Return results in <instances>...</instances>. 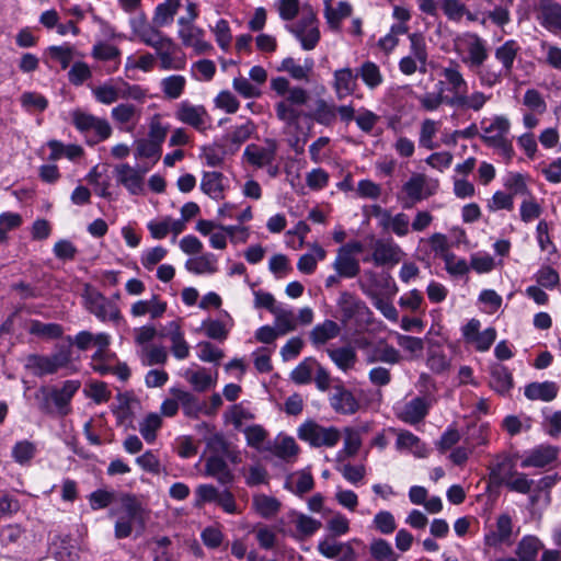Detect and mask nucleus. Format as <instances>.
Masks as SVG:
<instances>
[{"mask_svg": "<svg viewBox=\"0 0 561 561\" xmlns=\"http://www.w3.org/2000/svg\"><path fill=\"white\" fill-rule=\"evenodd\" d=\"M440 80L435 88H443L448 96V107L459 111L480 112L491 100V94L473 90L469 93V83L465 78L461 65L455 59H448L446 65L439 67Z\"/></svg>", "mask_w": 561, "mask_h": 561, "instance_id": "obj_1", "label": "nucleus"}, {"mask_svg": "<svg viewBox=\"0 0 561 561\" xmlns=\"http://www.w3.org/2000/svg\"><path fill=\"white\" fill-rule=\"evenodd\" d=\"M456 50L463 53L462 62L476 75L480 87L492 89L500 78V72L493 71V65L488 64L490 50L486 39L473 32L459 35L456 41Z\"/></svg>", "mask_w": 561, "mask_h": 561, "instance_id": "obj_2", "label": "nucleus"}, {"mask_svg": "<svg viewBox=\"0 0 561 561\" xmlns=\"http://www.w3.org/2000/svg\"><path fill=\"white\" fill-rule=\"evenodd\" d=\"M271 89L284 99L274 105L276 117L287 127L296 126L304 115L298 106L307 104L309 93L301 87H291L285 77H277L271 80Z\"/></svg>", "mask_w": 561, "mask_h": 561, "instance_id": "obj_3", "label": "nucleus"}, {"mask_svg": "<svg viewBox=\"0 0 561 561\" xmlns=\"http://www.w3.org/2000/svg\"><path fill=\"white\" fill-rule=\"evenodd\" d=\"M511 127V121L505 115H493L480 121V139L486 147L501 156L506 163H510L515 156L513 141L510 136Z\"/></svg>", "mask_w": 561, "mask_h": 561, "instance_id": "obj_4", "label": "nucleus"}, {"mask_svg": "<svg viewBox=\"0 0 561 561\" xmlns=\"http://www.w3.org/2000/svg\"><path fill=\"white\" fill-rule=\"evenodd\" d=\"M118 518L115 523L114 535L117 539H124L131 535L135 527L144 529L146 511L141 502L134 494L121 496V507L117 511Z\"/></svg>", "mask_w": 561, "mask_h": 561, "instance_id": "obj_5", "label": "nucleus"}, {"mask_svg": "<svg viewBox=\"0 0 561 561\" xmlns=\"http://www.w3.org/2000/svg\"><path fill=\"white\" fill-rule=\"evenodd\" d=\"M80 386L81 382L79 380H66L61 388L47 389L42 387L36 394V399L41 400V411L50 413L53 403L60 415H68L71 411V399L80 389Z\"/></svg>", "mask_w": 561, "mask_h": 561, "instance_id": "obj_6", "label": "nucleus"}, {"mask_svg": "<svg viewBox=\"0 0 561 561\" xmlns=\"http://www.w3.org/2000/svg\"><path fill=\"white\" fill-rule=\"evenodd\" d=\"M71 122L76 129L84 136L89 146H94L108 139L112 135V127L105 118H101L76 108L70 113Z\"/></svg>", "mask_w": 561, "mask_h": 561, "instance_id": "obj_7", "label": "nucleus"}, {"mask_svg": "<svg viewBox=\"0 0 561 561\" xmlns=\"http://www.w3.org/2000/svg\"><path fill=\"white\" fill-rule=\"evenodd\" d=\"M491 479L503 484L513 492L527 494L530 492L534 481L526 473L514 471V466L508 458H503L491 468Z\"/></svg>", "mask_w": 561, "mask_h": 561, "instance_id": "obj_8", "label": "nucleus"}, {"mask_svg": "<svg viewBox=\"0 0 561 561\" xmlns=\"http://www.w3.org/2000/svg\"><path fill=\"white\" fill-rule=\"evenodd\" d=\"M298 437L310 446L332 448L341 439V432L335 426H323L314 421H306L298 427Z\"/></svg>", "mask_w": 561, "mask_h": 561, "instance_id": "obj_9", "label": "nucleus"}, {"mask_svg": "<svg viewBox=\"0 0 561 561\" xmlns=\"http://www.w3.org/2000/svg\"><path fill=\"white\" fill-rule=\"evenodd\" d=\"M152 43L148 46L156 51L154 56L156 60L159 59L160 69L182 70L185 68L186 59L184 55L180 54V47L172 38L162 33Z\"/></svg>", "mask_w": 561, "mask_h": 561, "instance_id": "obj_10", "label": "nucleus"}, {"mask_svg": "<svg viewBox=\"0 0 561 561\" xmlns=\"http://www.w3.org/2000/svg\"><path fill=\"white\" fill-rule=\"evenodd\" d=\"M286 30L299 41L304 50L314 49L321 37L318 19L312 11L304 13L296 23L287 24Z\"/></svg>", "mask_w": 561, "mask_h": 561, "instance_id": "obj_11", "label": "nucleus"}, {"mask_svg": "<svg viewBox=\"0 0 561 561\" xmlns=\"http://www.w3.org/2000/svg\"><path fill=\"white\" fill-rule=\"evenodd\" d=\"M84 299L88 311L100 321L118 322L122 319V313L116 301L105 297L100 291L88 290L84 295Z\"/></svg>", "mask_w": 561, "mask_h": 561, "instance_id": "obj_12", "label": "nucleus"}, {"mask_svg": "<svg viewBox=\"0 0 561 561\" xmlns=\"http://www.w3.org/2000/svg\"><path fill=\"white\" fill-rule=\"evenodd\" d=\"M336 304L341 312V321L344 325H348L353 321L364 322L370 314L366 304L348 291H342Z\"/></svg>", "mask_w": 561, "mask_h": 561, "instance_id": "obj_13", "label": "nucleus"}, {"mask_svg": "<svg viewBox=\"0 0 561 561\" xmlns=\"http://www.w3.org/2000/svg\"><path fill=\"white\" fill-rule=\"evenodd\" d=\"M175 118L197 131L204 133L210 128V116L204 105H194L188 101L179 103L174 113Z\"/></svg>", "mask_w": 561, "mask_h": 561, "instance_id": "obj_14", "label": "nucleus"}, {"mask_svg": "<svg viewBox=\"0 0 561 561\" xmlns=\"http://www.w3.org/2000/svg\"><path fill=\"white\" fill-rule=\"evenodd\" d=\"M402 249L392 240L377 239L373 244L371 255L363 259V262H373L376 266L396 265L403 256Z\"/></svg>", "mask_w": 561, "mask_h": 561, "instance_id": "obj_15", "label": "nucleus"}, {"mask_svg": "<svg viewBox=\"0 0 561 561\" xmlns=\"http://www.w3.org/2000/svg\"><path fill=\"white\" fill-rule=\"evenodd\" d=\"M520 51V46L515 39H507L502 45L497 46L494 50V57L500 62L501 67L497 68L493 65V71L499 73L500 78L493 83V88L510 77L513 72L514 62Z\"/></svg>", "mask_w": 561, "mask_h": 561, "instance_id": "obj_16", "label": "nucleus"}, {"mask_svg": "<svg viewBox=\"0 0 561 561\" xmlns=\"http://www.w3.org/2000/svg\"><path fill=\"white\" fill-rule=\"evenodd\" d=\"M432 404L430 397H415L397 409V416L407 424L416 425L426 417Z\"/></svg>", "mask_w": 561, "mask_h": 561, "instance_id": "obj_17", "label": "nucleus"}, {"mask_svg": "<svg viewBox=\"0 0 561 561\" xmlns=\"http://www.w3.org/2000/svg\"><path fill=\"white\" fill-rule=\"evenodd\" d=\"M513 536V520L512 517L503 513L496 518L494 529H491L484 535V545L488 547L496 548L503 543L510 545Z\"/></svg>", "mask_w": 561, "mask_h": 561, "instance_id": "obj_18", "label": "nucleus"}, {"mask_svg": "<svg viewBox=\"0 0 561 561\" xmlns=\"http://www.w3.org/2000/svg\"><path fill=\"white\" fill-rule=\"evenodd\" d=\"M276 151V142L274 140H267L266 146H259L255 144L248 145L244 149L243 157L251 165L264 168L273 163Z\"/></svg>", "mask_w": 561, "mask_h": 561, "instance_id": "obj_19", "label": "nucleus"}, {"mask_svg": "<svg viewBox=\"0 0 561 561\" xmlns=\"http://www.w3.org/2000/svg\"><path fill=\"white\" fill-rule=\"evenodd\" d=\"M178 36L185 47H192L197 54L211 49V45L204 38V30L195 24H179Z\"/></svg>", "mask_w": 561, "mask_h": 561, "instance_id": "obj_20", "label": "nucleus"}, {"mask_svg": "<svg viewBox=\"0 0 561 561\" xmlns=\"http://www.w3.org/2000/svg\"><path fill=\"white\" fill-rule=\"evenodd\" d=\"M128 23L133 36L138 38L146 46L153 44L152 42L162 34L153 23L151 24L148 21L144 11H139L135 15L130 16Z\"/></svg>", "mask_w": 561, "mask_h": 561, "instance_id": "obj_21", "label": "nucleus"}, {"mask_svg": "<svg viewBox=\"0 0 561 561\" xmlns=\"http://www.w3.org/2000/svg\"><path fill=\"white\" fill-rule=\"evenodd\" d=\"M358 73L356 70L344 67L333 72L332 88L339 100L354 94L357 89Z\"/></svg>", "mask_w": 561, "mask_h": 561, "instance_id": "obj_22", "label": "nucleus"}, {"mask_svg": "<svg viewBox=\"0 0 561 561\" xmlns=\"http://www.w3.org/2000/svg\"><path fill=\"white\" fill-rule=\"evenodd\" d=\"M167 301L159 295H151L149 299L135 301L130 307V314L135 318L149 316L152 320L161 318L167 311Z\"/></svg>", "mask_w": 561, "mask_h": 561, "instance_id": "obj_23", "label": "nucleus"}, {"mask_svg": "<svg viewBox=\"0 0 561 561\" xmlns=\"http://www.w3.org/2000/svg\"><path fill=\"white\" fill-rule=\"evenodd\" d=\"M331 408L340 414L352 415L359 409V403L354 394L343 386H336L329 398Z\"/></svg>", "mask_w": 561, "mask_h": 561, "instance_id": "obj_24", "label": "nucleus"}, {"mask_svg": "<svg viewBox=\"0 0 561 561\" xmlns=\"http://www.w3.org/2000/svg\"><path fill=\"white\" fill-rule=\"evenodd\" d=\"M115 175L119 184H122L130 194L138 195L144 191L142 174L128 163H122L115 167Z\"/></svg>", "mask_w": 561, "mask_h": 561, "instance_id": "obj_25", "label": "nucleus"}, {"mask_svg": "<svg viewBox=\"0 0 561 561\" xmlns=\"http://www.w3.org/2000/svg\"><path fill=\"white\" fill-rule=\"evenodd\" d=\"M288 516L296 528L295 533L291 534V537L297 540L310 538L322 526L320 520L297 511H290Z\"/></svg>", "mask_w": 561, "mask_h": 561, "instance_id": "obj_26", "label": "nucleus"}, {"mask_svg": "<svg viewBox=\"0 0 561 561\" xmlns=\"http://www.w3.org/2000/svg\"><path fill=\"white\" fill-rule=\"evenodd\" d=\"M185 228L186 226L183 225V220H175L170 216L153 219L147 224V229L149 230L151 238L154 240H162L170 232L176 237L182 233Z\"/></svg>", "mask_w": 561, "mask_h": 561, "instance_id": "obj_27", "label": "nucleus"}, {"mask_svg": "<svg viewBox=\"0 0 561 561\" xmlns=\"http://www.w3.org/2000/svg\"><path fill=\"white\" fill-rule=\"evenodd\" d=\"M559 449L551 445H539L531 449L522 461L523 468H543L557 460Z\"/></svg>", "mask_w": 561, "mask_h": 561, "instance_id": "obj_28", "label": "nucleus"}, {"mask_svg": "<svg viewBox=\"0 0 561 561\" xmlns=\"http://www.w3.org/2000/svg\"><path fill=\"white\" fill-rule=\"evenodd\" d=\"M559 393V386L554 381H534L525 386L524 394L528 400L551 402Z\"/></svg>", "mask_w": 561, "mask_h": 561, "instance_id": "obj_29", "label": "nucleus"}, {"mask_svg": "<svg viewBox=\"0 0 561 561\" xmlns=\"http://www.w3.org/2000/svg\"><path fill=\"white\" fill-rule=\"evenodd\" d=\"M91 56L96 60L112 61L113 65L106 68L107 73L118 70L121 65V49L105 42H99L92 47Z\"/></svg>", "mask_w": 561, "mask_h": 561, "instance_id": "obj_30", "label": "nucleus"}, {"mask_svg": "<svg viewBox=\"0 0 561 561\" xmlns=\"http://www.w3.org/2000/svg\"><path fill=\"white\" fill-rule=\"evenodd\" d=\"M205 471L207 476L215 478L220 484H229L233 480L229 466L219 455H211L206 459Z\"/></svg>", "mask_w": 561, "mask_h": 561, "instance_id": "obj_31", "label": "nucleus"}, {"mask_svg": "<svg viewBox=\"0 0 561 561\" xmlns=\"http://www.w3.org/2000/svg\"><path fill=\"white\" fill-rule=\"evenodd\" d=\"M490 425L488 423H471L462 434L463 443L472 450L479 446H485L490 440Z\"/></svg>", "mask_w": 561, "mask_h": 561, "instance_id": "obj_32", "label": "nucleus"}, {"mask_svg": "<svg viewBox=\"0 0 561 561\" xmlns=\"http://www.w3.org/2000/svg\"><path fill=\"white\" fill-rule=\"evenodd\" d=\"M305 116L314 121L319 125L331 127L336 121L335 104L329 103L324 99H317L313 111Z\"/></svg>", "mask_w": 561, "mask_h": 561, "instance_id": "obj_33", "label": "nucleus"}, {"mask_svg": "<svg viewBox=\"0 0 561 561\" xmlns=\"http://www.w3.org/2000/svg\"><path fill=\"white\" fill-rule=\"evenodd\" d=\"M224 179L225 176L220 172H204L201 181L202 192L213 199H222L225 197Z\"/></svg>", "mask_w": 561, "mask_h": 561, "instance_id": "obj_34", "label": "nucleus"}, {"mask_svg": "<svg viewBox=\"0 0 561 561\" xmlns=\"http://www.w3.org/2000/svg\"><path fill=\"white\" fill-rule=\"evenodd\" d=\"M491 388L501 396H506L513 388V376L503 365L496 364L491 367Z\"/></svg>", "mask_w": 561, "mask_h": 561, "instance_id": "obj_35", "label": "nucleus"}, {"mask_svg": "<svg viewBox=\"0 0 561 561\" xmlns=\"http://www.w3.org/2000/svg\"><path fill=\"white\" fill-rule=\"evenodd\" d=\"M425 175L416 173L413 174L402 186V192L405 194L409 203L404 204V208H409L417 202L423 201L426 196L423 194L425 188Z\"/></svg>", "mask_w": 561, "mask_h": 561, "instance_id": "obj_36", "label": "nucleus"}, {"mask_svg": "<svg viewBox=\"0 0 561 561\" xmlns=\"http://www.w3.org/2000/svg\"><path fill=\"white\" fill-rule=\"evenodd\" d=\"M401 355L397 348L386 342H379L374 345L367 355L368 363L381 362L390 365L398 364Z\"/></svg>", "mask_w": 561, "mask_h": 561, "instance_id": "obj_37", "label": "nucleus"}, {"mask_svg": "<svg viewBox=\"0 0 561 561\" xmlns=\"http://www.w3.org/2000/svg\"><path fill=\"white\" fill-rule=\"evenodd\" d=\"M313 65L314 64L311 58H306L304 65H300L293 57H287L283 59L277 70L289 73V76L295 80L307 81L313 69Z\"/></svg>", "mask_w": 561, "mask_h": 561, "instance_id": "obj_38", "label": "nucleus"}, {"mask_svg": "<svg viewBox=\"0 0 561 561\" xmlns=\"http://www.w3.org/2000/svg\"><path fill=\"white\" fill-rule=\"evenodd\" d=\"M180 8L181 0H164L156 7L152 23L157 28L170 25Z\"/></svg>", "mask_w": 561, "mask_h": 561, "instance_id": "obj_39", "label": "nucleus"}, {"mask_svg": "<svg viewBox=\"0 0 561 561\" xmlns=\"http://www.w3.org/2000/svg\"><path fill=\"white\" fill-rule=\"evenodd\" d=\"M185 379L191 383L193 389L198 392H204L217 382V373L213 376L206 368L201 367L196 370L187 369L184 374Z\"/></svg>", "mask_w": 561, "mask_h": 561, "instance_id": "obj_40", "label": "nucleus"}, {"mask_svg": "<svg viewBox=\"0 0 561 561\" xmlns=\"http://www.w3.org/2000/svg\"><path fill=\"white\" fill-rule=\"evenodd\" d=\"M252 506L262 518L270 519L278 514L282 503L274 496L255 494L252 499Z\"/></svg>", "mask_w": 561, "mask_h": 561, "instance_id": "obj_41", "label": "nucleus"}, {"mask_svg": "<svg viewBox=\"0 0 561 561\" xmlns=\"http://www.w3.org/2000/svg\"><path fill=\"white\" fill-rule=\"evenodd\" d=\"M340 334V327L333 320H325L317 324L310 332L309 337L314 346L325 344L328 341Z\"/></svg>", "mask_w": 561, "mask_h": 561, "instance_id": "obj_42", "label": "nucleus"}, {"mask_svg": "<svg viewBox=\"0 0 561 561\" xmlns=\"http://www.w3.org/2000/svg\"><path fill=\"white\" fill-rule=\"evenodd\" d=\"M27 331L30 334L43 340H57L62 336L64 328L58 323H45L32 319L28 322Z\"/></svg>", "mask_w": 561, "mask_h": 561, "instance_id": "obj_43", "label": "nucleus"}, {"mask_svg": "<svg viewBox=\"0 0 561 561\" xmlns=\"http://www.w3.org/2000/svg\"><path fill=\"white\" fill-rule=\"evenodd\" d=\"M38 448L36 443L28 439L18 440L11 450L12 459L20 466H30L36 457Z\"/></svg>", "mask_w": 561, "mask_h": 561, "instance_id": "obj_44", "label": "nucleus"}, {"mask_svg": "<svg viewBox=\"0 0 561 561\" xmlns=\"http://www.w3.org/2000/svg\"><path fill=\"white\" fill-rule=\"evenodd\" d=\"M185 268L194 274H214L218 271L217 257L213 253H205L186 261Z\"/></svg>", "mask_w": 561, "mask_h": 561, "instance_id": "obj_45", "label": "nucleus"}, {"mask_svg": "<svg viewBox=\"0 0 561 561\" xmlns=\"http://www.w3.org/2000/svg\"><path fill=\"white\" fill-rule=\"evenodd\" d=\"M332 267L336 273L348 279L356 277L360 272L358 260L352 255L341 252L340 250H337Z\"/></svg>", "mask_w": 561, "mask_h": 561, "instance_id": "obj_46", "label": "nucleus"}, {"mask_svg": "<svg viewBox=\"0 0 561 561\" xmlns=\"http://www.w3.org/2000/svg\"><path fill=\"white\" fill-rule=\"evenodd\" d=\"M398 450H408L416 457H424L426 454L425 445L421 439L410 431H401L396 440Z\"/></svg>", "mask_w": 561, "mask_h": 561, "instance_id": "obj_47", "label": "nucleus"}, {"mask_svg": "<svg viewBox=\"0 0 561 561\" xmlns=\"http://www.w3.org/2000/svg\"><path fill=\"white\" fill-rule=\"evenodd\" d=\"M311 253H305L297 262V268L300 273L310 275L318 265V262L323 261L327 256V251L319 244L311 245Z\"/></svg>", "mask_w": 561, "mask_h": 561, "instance_id": "obj_48", "label": "nucleus"}, {"mask_svg": "<svg viewBox=\"0 0 561 561\" xmlns=\"http://www.w3.org/2000/svg\"><path fill=\"white\" fill-rule=\"evenodd\" d=\"M440 121L425 118L420 126L419 145L427 150L438 148V144L434 140L440 128Z\"/></svg>", "mask_w": 561, "mask_h": 561, "instance_id": "obj_49", "label": "nucleus"}, {"mask_svg": "<svg viewBox=\"0 0 561 561\" xmlns=\"http://www.w3.org/2000/svg\"><path fill=\"white\" fill-rule=\"evenodd\" d=\"M356 71L369 90L377 89L383 82V76L379 66L370 60L364 61Z\"/></svg>", "mask_w": 561, "mask_h": 561, "instance_id": "obj_50", "label": "nucleus"}, {"mask_svg": "<svg viewBox=\"0 0 561 561\" xmlns=\"http://www.w3.org/2000/svg\"><path fill=\"white\" fill-rule=\"evenodd\" d=\"M144 366L164 365L168 360L167 348L162 345H148L137 351Z\"/></svg>", "mask_w": 561, "mask_h": 561, "instance_id": "obj_51", "label": "nucleus"}, {"mask_svg": "<svg viewBox=\"0 0 561 561\" xmlns=\"http://www.w3.org/2000/svg\"><path fill=\"white\" fill-rule=\"evenodd\" d=\"M541 548V541L536 536L528 535L519 540L515 552L520 561H536Z\"/></svg>", "mask_w": 561, "mask_h": 561, "instance_id": "obj_52", "label": "nucleus"}, {"mask_svg": "<svg viewBox=\"0 0 561 561\" xmlns=\"http://www.w3.org/2000/svg\"><path fill=\"white\" fill-rule=\"evenodd\" d=\"M409 41L410 54L408 56L419 61L421 65V73H425L428 58L425 38L421 33H412L409 35Z\"/></svg>", "mask_w": 561, "mask_h": 561, "instance_id": "obj_53", "label": "nucleus"}, {"mask_svg": "<svg viewBox=\"0 0 561 561\" xmlns=\"http://www.w3.org/2000/svg\"><path fill=\"white\" fill-rule=\"evenodd\" d=\"M383 229L391 230L398 237H405L410 231V218L404 213L386 214V221H380Z\"/></svg>", "mask_w": 561, "mask_h": 561, "instance_id": "obj_54", "label": "nucleus"}, {"mask_svg": "<svg viewBox=\"0 0 561 561\" xmlns=\"http://www.w3.org/2000/svg\"><path fill=\"white\" fill-rule=\"evenodd\" d=\"M352 14V7L350 3L341 1L336 7H325L324 18L331 30L337 31L342 20Z\"/></svg>", "mask_w": 561, "mask_h": 561, "instance_id": "obj_55", "label": "nucleus"}, {"mask_svg": "<svg viewBox=\"0 0 561 561\" xmlns=\"http://www.w3.org/2000/svg\"><path fill=\"white\" fill-rule=\"evenodd\" d=\"M111 116L117 124L135 125L139 118V110L131 103H121L112 108Z\"/></svg>", "mask_w": 561, "mask_h": 561, "instance_id": "obj_56", "label": "nucleus"}, {"mask_svg": "<svg viewBox=\"0 0 561 561\" xmlns=\"http://www.w3.org/2000/svg\"><path fill=\"white\" fill-rule=\"evenodd\" d=\"M186 85L185 77L181 75H172L161 80L160 87L163 94L171 100L179 99Z\"/></svg>", "mask_w": 561, "mask_h": 561, "instance_id": "obj_57", "label": "nucleus"}, {"mask_svg": "<svg viewBox=\"0 0 561 561\" xmlns=\"http://www.w3.org/2000/svg\"><path fill=\"white\" fill-rule=\"evenodd\" d=\"M420 106L427 112L437 111L443 104L448 106V96L443 92V88H436V91L426 92L417 96Z\"/></svg>", "mask_w": 561, "mask_h": 561, "instance_id": "obj_58", "label": "nucleus"}, {"mask_svg": "<svg viewBox=\"0 0 561 561\" xmlns=\"http://www.w3.org/2000/svg\"><path fill=\"white\" fill-rule=\"evenodd\" d=\"M330 358L343 371L353 368L356 363V353L352 347H339L328 351Z\"/></svg>", "mask_w": 561, "mask_h": 561, "instance_id": "obj_59", "label": "nucleus"}, {"mask_svg": "<svg viewBox=\"0 0 561 561\" xmlns=\"http://www.w3.org/2000/svg\"><path fill=\"white\" fill-rule=\"evenodd\" d=\"M174 397L179 400L184 414L188 417H197L202 411V404L198 399L187 391L180 389L172 390Z\"/></svg>", "mask_w": 561, "mask_h": 561, "instance_id": "obj_60", "label": "nucleus"}, {"mask_svg": "<svg viewBox=\"0 0 561 561\" xmlns=\"http://www.w3.org/2000/svg\"><path fill=\"white\" fill-rule=\"evenodd\" d=\"M273 314L275 316V327L279 335H285L296 330L297 321L293 310L278 307Z\"/></svg>", "mask_w": 561, "mask_h": 561, "instance_id": "obj_61", "label": "nucleus"}, {"mask_svg": "<svg viewBox=\"0 0 561 561\" xmlns=\"http://www.w3.org/2000/svg\"><path fill=\"white\" fill-rule=\"evenodd\" d=\"M25 367L36 376L55 374L54 367L48 356L31 354L26 357Z\"/></svg>", "mask_w": 561, "mask_h": 561, "instance_id": "obj_62", "label": "nucleus"}, {"mask_svg": "<svg viewBox=\"0 0 561 561\" xmlns=\"http://www.w3.org/2000/svg\"><path fill=\"white\" fill-rule=\"evenodd\" d=\"M542 25L552 32H561V5L554 3L542 8Z\"/></svg>", "mask_w": 561, "mask_h": 561, "instance_id": "obj_63", "label": "nucleus"}, {"mask_svg": "<svg viewBox=\"0 0 561 561\" xmlns=\"http://www.w3.org/2000/svg\"><path fill=\"white\" fill-rule=\"evenodd\" d=\"M369 551L376 561H398V556L385 539H376L370 543Z\"/></svg>", "mask_w": 561, "mask_h": 561, "instance_id": "obj_64", "label": "nucleus"}]
</instances>
